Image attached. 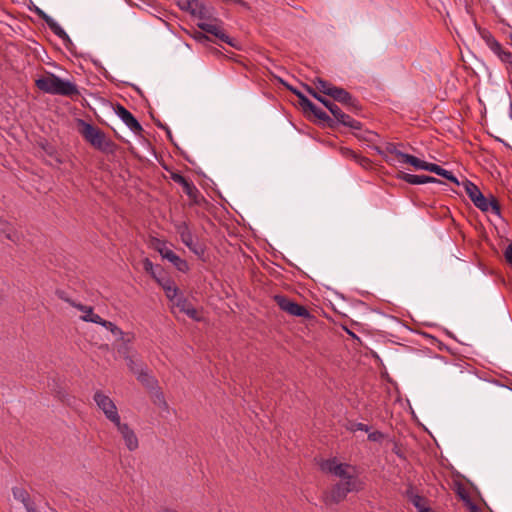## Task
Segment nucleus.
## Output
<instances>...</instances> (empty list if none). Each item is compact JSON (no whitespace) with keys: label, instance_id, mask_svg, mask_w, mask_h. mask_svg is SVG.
<instances>
[{"label":"nucleus","instance_id":"f257e3e1","mask_svg":"<svg viewBox=\"0 0 512 512\" xmlns=\"http://www.w3.org/2000/svg\"><path fill=\"white\" fill-rule=\"evenodd\" d=\"M78 132L93 148L105 154H112L116 144L97 126L82 119L77 120Z\"/></svg>","mask_w":512,"mask_h":512},{"label":"nucleus","instance_id":"f03ea898","mask_svg":"<svg viewBox=\"0 0 512 512\" xmlns=\"http://www.w3.org/2000/svg\"><path fill=\"white\" fill-rule=\"evenodd\" d=\"M35 84L39 90L51 95L73 98L80 94L75 83L61 79L53 73H46L42 77H39L36 79Z\"/></svg>","mask_w":512,"mask_h":512},{"label":"nucleus","instance_id":"7ed1b4c3","mask_svg":"<svg viewBox=\"0 0 512 512\" xmlns=\"http://www.w3.org/2000/svg\"><path fill=\"white\" fill-rule=\"evenodd\" d=\"M305 88L311 96L317 99L331 112L335 119V123H340L344 126L350 127L351 129H360V122L345 114L334 102L321 96L310 86L305 85Z\"/></svg>","mask_w":512,"mask_h":512},{"label":"nucleus","instance_id":"20e7f679","mask_svg":"<svg viewBox=\"0 0 512 512\" xmlns=\"http://www.w3.org/2000/svg\"><path fill=\"white\" fill-rule=\"evenodd\" d=\"M319 465L323 472L331 473L334 476L340 478L341 481L350 479L359 480L355 475L354 468L351 465L346 463H339L336 458L322 460Z\"/></svg>","mask_w":512,"mask_h":512},{"label":"nucleus","instance_id":"39448f33","mask_svg":"<svg viewBox=\"0 0 512 512\" xmlns=\"http://www.w3.org/2000/svg\"><path fill=\"white\" fill-rule=\"evenodd\" d=\"M289 90L295 94L299 99V104L303 108L304 111H310L313 115L319 119L326 126L333 128L335 126L334 119H332L325 111L316 106L312 101H310L302 92L299 90L288 86Z\"/></svg>","mask_w":512,"mask_h":512},{"label":"nucleus","instance_id":"423d86ee","mask_svg":"<svg viewBox=\"0 0 512 512\" xmlns=\"http://www.w3.org/2000/svg\"><path fill=\"white\" fill-rule=\"evenodd\" d=\"M362 487L360 480H346L335 484L330 494L327 496V502L339 503L344 500L348 493L359 491Z\"/></svg>","mask_w":512,"mask_h":512},{"label":"nucleus","instance_id":"0eeeda50","mask_svg":"<svg viewBox=\"0 0 512 512\" xmlns=\"http://www.w3.org/2000/svg\"><path fill=\"white\" fill-rule=\"evenodd\" d=\"M93 399L97 407L104 413L105 417L114 423L121 419L114 401L102 391H96Z\"/></svg>","mask_w":512,"mask_h":512},{"label":"nucleus","instance_id":"6e6552de","mask_svg":"<svg viewBox=\"0 0 512 512\" xmlns=\"http://www.w3.org/2000/svg\"><path fill=\"white\" fill-rule=\"evenodd\" d=\"M480 36L488 48L499 58V60L512 68V53L504 49L503 46L489 31H481Z\"/></svg>","mask_w":512,"mask_h":512},{"label":"nucleus","instance_id":"1a4fd4ad","mask_svg":"<svg viewBox=\"0 0 512 512\" xmlns=\"http://www.w3.org/2000/svg\"><path fill=\"white\" fill-rule=\"evenodd\" d=\"M154 249L162 256V258L171 262L179 271L188 270V264L185 260L176 255L166 244V242L155 239L153 241Z\"/></svg>","mask_w":512,"mask_h":512},{"label":"nucleus","instance_id":"9d476101","mask_svg":"<svg viewBox=\"0 0 512 512\" xmlns=\"http://www.w3.org/2000/svg\"><path fill=\"white\" fill-rule=\"evenodd\" d=\"M274 300L281 310L284 312L297 317L309 318L310 312L306 307L297 304L290 298L283 295H275Z\"/></svg>","mask_w":512,"mask_h":512},{"label":"nucleus","instance_id":"9b49d317","mask_svg":"<svg viewBox=\"0 0 512 512\" xmlns=\"http://www.w3.org/2000/svg\"><path fill=\"white\" fill-rule=\"evenodd\" d=\"M114 426L117 428V431L121 435L125 443V446L129 451H135L136 449H138V437L134 430L127 423H122L120 419L118 420V423H114Z\"/></svg>","mask_w":512,"mask_h":512},{"label":"nucleus","instance_id":"f8f14e48","mask_svg":"<svg viewBox=\"0 0 512 512\" xmlns=\"http://www.w3.org/2000/svg\"><path fill=\"white\" fill-rule=\"evenodd\" d=\"M117 116L123 123L136 135H140L143 131L141 124L124 106L117 105L115 110Z\"/></svg>","mask_w":512,"mask_h":512},{"label":"nucleus","instance_id":"ddd939ff","mask_svg":"<svg viewBox=\"0 0 512 512\" xmlns=\"http://www.w3.org/2000/svg\"><path fill=\"white\" fill-rule=\"evenodd\" d=\"M171 179L175 182L180 184L183 187L184 193L194 202L198 203V197L200 195V192L198 188L194 185L193 182L189 181L187 178L182 176L179 173H172Z\"/></svg>","mask_w":512,"mask_h":512},{"label":"nucleus","instance_id":"4468645a","mask_svg":"<svg viewBox=\"0 0 512 512\" xmlns=\"http://www.w3.org/2000/svg\"><path fill=\"white\" fill-rule=\"evenodd\" d=\"M404 495L414 505L418 512H434L430 507H428L426 498L418 494L412 484L408 485Z\"/></svg>","mask_w":512,"mask_h":512},{"label":"nucleus","instance_id":"2eb2a0df","mask_svg":"<svg viewBox=\"0 0 512 512\" xmlns=\"http://www.w3.org/2000/svg\"><path fill=\"white\" fill-rule=\"evenodd\" d=\"M66 301L74 308L83 312V315L80 317L81 320L85 322H92L95 324L102 323V318L98 314H95L93 312V308L91 306H86L81 303H77L71 299H66Z\"/></svg>","mask_w":512,"mask_h":512},{"label":"nucleus","instance_id":"dca6fc26","mask_svg":"<svg viewBox=\"0 0 512 512\" xmlns=\"http://www.w3.org/2000/svg\"><path fill=\"white\" fill-rule=\"evenodd\" d=\"M38 15L45 21L50 30L64 43L71 42L65 30L52 17H50L41 10H39Z\"/></svg>","mask_w":512,"mask_h":512},{"label":"nucleus","instance_id":"f3484780","mask_svg":"<svg viewBox=\"0 0 512 512\" xmlns=\"http://www.w3.org/2000/svg\"><path fill=\"white\" fill-rule=\"evenodd\" d=\"M473 204L483 212H488L491 210L496 215H500V205L494 196H491L490 199H487L482 194L481 196L477 197L476 202Z\"/></svg>","mask_w":512,"mask_h":512},{"label":"nucleus","instance_id":"a211bd4d","mask_svg":"<svg viewBox=\"0 0 512 512\" xmlns=\"http://www.w3.org/2000/svg\"><path fill=\"white\" fill-rule=\"evenodd\" d=\"M335 101H338L349 108H357V101L352 95L341 87H335L331 96Z\"/></svg>","mask_w":512,"mask_h":512},{"label":"nucleus","instance_id":"6ab92c4d","mask_svg":"<svg viewBox=\"0 0 512 512\" xmlns=\"http://www.w3.org/2000/svg\"><path fill=\"white\" fill-rule=\"evenodd\" d=\"M399 178L412 185L426 184V183H440V181L434 177L427 175H414L408 173H401Z\"/></svg>","mask_w":512,"mask_h":512},{"label":"nucleus","instance_id":"aec40b11","mask_svg":"<svg viewBox=\"0 0 512 512\" xmlns=\"http://www.w3.org/2000/svg\"><path fill=\"white\" fill-rule=\"evenodd\" d=\"M12 494H13L14 499L16 501L22 503L26 510H28L30 507H33L35 505L31 499L28 491L21 486L13 487Z\"/></svg>","mask_w":512,"mask_h":512},{"label":"nucleus","instance_id":"412c9836","mask_svg":"<svg viewBox=\"0 0 512 512\" xmlns=\"http://www.w3.org/2000/svg\"><path fill=\"white\" fill-rule=\"evenodd\" d=\"M201 30L206 33L212 34L222 40L225 43L231 44L229 36L224 33V31L216 24L213 23H201L199 24Z\"/></svg>","mask_w":512,"mask_h":512},{"label":"nucleus","instance_id":"4be33fe9","mask_svg":"<svg viewBox=\"0 0 512 512\" xmlns=\"http://www.w3.org/2000/svg\"><path fill=\"white\" fill-rule=\"evenodd\" d=\"M355 137L360 140L371 144V147L377 142L379 135L371 130H363L362 124L360 123V129H354Z\"/></svg>","mask_w":512,"mask_h":512},{"label":"nucleus","instance_id":"5701e85b","mask_svg":"<svg viewBox=\"0 0 512 512\" xmlns=\"http://www.w3.org/2000/svg\"><path fill=\"white\" fill-rule=\"evenodd\" d=\"M156 281L161 285L164 289L167 298L170 301H174V298L178 295V289L175 286L174 282L169 278H156Z\"/></svg>","mask_w":512,"mask_h":512},{"label":"nucleus","instance_id":"b1692460","mask_svg":"<svg viewBox=\"0 0 512 512\" xmlns=\"http://www.w3.org/2000/svg\"><path fill=\"white\" fill-rule=\"evenodd\" d=\"M182 243L186 245L194 254L201 256L204 254V248L202 245L194 241L192 232L184 233L180 237Z\"/></svg>","mask_w":512,"mask_h":512},{"label":"nucleus","instance_id":"393cba45","mask_svg":"<svg viewBox=\"0 0 512 512\" xmlns=\"http://www.w3.org/2000/svg\"><path fill=\"white\" fill-rule=\"evenodd\" d=\"M0 235H3L5 238L12 242H17L19 237L17 233L14 231L12 225L0 218Z\"/></svg>","mask_w":512,"mask_h":512},{"label":"nucleus","instance_id":"a878e982","mask_svg":"<svg viewBox=\"0 0 512 512\" xmlns=\"http://www.w3.org/2000/svg\"><path fill=\"white\" fill-rule=\"evenodd\" d=\"M398 147V144H395V143H392V142H387L385 143V147L384 149H381L379 146L377 145H373L372 146V149L377 153L379 154L380 156L383 157V159L391 164L392 163V159L388 156V154H391L392 152H395V149Z\"/></svg>","mask_w":512,"mask_h":512},{"label":"nucleus","instance_id":"bb28decb","mask_svg":"<svg viewBox=\"0 0 512 512\" xmlns=\"http://www.w3.org/2000/svg\"><path fill=\"white\" fill-rule=\"evenodd\" d=\"M135 375L137 376L138 381L147 387L152 388L156 384V380L152 375H150L147 366L141 367Z\"/></svg>","mask_w":512,"mask_h":512},{"label":"nucleus","instance_id":"cd10ccee","mask_svg":"<svg viewBox=\"0 0 512 512\" xmlns=\"http://www.w3.org/2000/svg\"><path fill=\"white\" fill-rule=\"evenodd\" d=\"M462 186L464 187L465 192L473 203L476 202L478 196L483 194L474 183L467 179L462 182Z\"/></svg>","mask_w":512,"mask_h":512},{"label":"nucleus","instance_id":"c85d7f7f","mask_svg":"<svg viewBox=\"0 0 512 512\" xmlns=\"http://www.w3.org/2000/svg\"><path fill=\"white\" fill-rule=\"evenodd\" d=\"M313 84L316 86V89L319 90V92L328 96H331L333 89H335L336 87L330 82L323 80L322 78L319 77L313 80Z\"/></svg>","mask_w":512,"mask_h":512},{"label":"nucleus","instance_id":"c756f323","mask_svg":"<svg viewBox=\"0 0 512 512\" xmlns=\"http://www.w3.org/2000/svg\"><path fill=\"white\" fill-rule=\"evenodd\" d=\"M99 325L105 327L107 330H109L114 336L118 337L119 339H124L125 334L118 326H116L114 323L102 319V323H99Z\"/></svg>","mask_w":512,"mask_h":512},{"label":"nucleus","instance_id":"7c9ffc66","mask_svg":"<svg viewBox=\"0 0 512 512\" xmlns=\"http://www.w3.org/2000/svg\"><path fill=\"white\" fill-rule=\"evenodd\" d=\"M133 336L127 334L124 336V339H121L123 341V344L118 348V352L123 356V358L126 360V356H132L135 353L131 352V347L129 346V343L132 341Z\"/></svg>","mask_w":512,"mask_h":512},{"label":"nucleus","instance_id":"2f4dec72","mask_svg":"<svg viewBox=\"0 0 512 512\" xmlns=\"http://www.w3.org/2000/svg\"><path fill=\"white\" fill-rule=\"evenodd\" d=\"M127 366L129 367L132 373H136L141 369V367H145L146 365L142 363L139 359L136 358V354L132 356H126Z\"/></svg>","mask_w":512,"mask_h":512},{"label":"nucleus","instance_id":"473e14b6","mask_svg":"<svg viewBox=\"0 0 512 512\" xmlns=\"http://www.w3.org/2000/svg\"><path fill=\"white\" fill-rule=\"evenodd\" d=\"M405 164H410L417 170H426V166H427L428 162L420 160L419 158L409 154V156L406 157Z\"/></svg>","mask_w":512,"mask_h":512},{"label":"nucleus","instance_id":"72a5a7b5","mask_svg":"<svg viewBox=\"0 0 512 512\" xmlns=\"http://www.w3.org/2000/svg\"><path fill=\"white\" fill-rule=\"evenodd\" d=\"M171 302L173 303V306L178 308L179 311L183 313H185L187 308L191 306V303H189V301L185 297L179 295H177L176 298H174V301Z\"/></svg>","mask_w":512,"mask_h":512},{"label":"nucleus","instance_id":"f704fd0d","mask_svg":"<svg viewBox=\"0 0 512 512\" xmlns=\"http://www.w3.org/2000/svg\"><path fill=\"white\" fill-rule=\"evenodd\" d=\"M200 8L202 6L197 0H186L185 5L182 6V9L189 10L192 14H196Z\"/></svg>","mask_w":512,"mask_h":512},{"label":"nucleus","instance_id":"c9c22d12","mask_svg":"<svg viewBox=\"0 0 512 512\" xmlns=\"http://www.w3.org/2000/svg\"><path fill=\"white\" fill-rule=\"evenodd\" d=\"M143 267H144V270L151 274V276L156 280V278H160L157 274H156V271H155V268H154V265L153 263L150 261V259L148 258H145L144 261H143Z\"/></svg>","mask_w":512,"mask_h":512},{"label":"nucleus","instance_id":"e433bc0d","mask_svg":"<svg viewBox=\"0 0 512 512\" xmlns=\"http://www.w3.org/2000/svg\"><path fill=\"white\" fill-rule=\"evenodd\" d=\"M355 162L365 170H369L372 167V162L369 158L358 154Z\"/></svg>","mask_w":512,"mask_h":512},{"label":"nucleus","instance_id":"4c0bfd02","mask_svg":"<svg viewBox=\"0 0 512 512\" xmlns=\"http://www.w3.org/2000/svg\"><path fill=\"white\" fill-rule=\"evenodd\" d=\"M348 429L352 432H356V431L368 432L369 431L368 425L359 423V422L351 423L350 426L348 427Z\"/></svg>","mask_w":512,"mask_h":512},{"label":"nucleus","instance_id":"58836bf2","mask_svg":"<svg viewBox=\"0 0 512 512\" xmlns=\"http://www.w3.org/2000/svg\"><path fill=\"white\" fill-rule=\"evenodd\" d=\"M175 228H176V231L177 233L179 234V236L181 237L182 235H184V233H189L191 232L188 224L186 222H179L175 225Z\"/></svg>","mask_w":512,"mask_h":512},{"label":"nucleus","instance_id":"ea45409f","mask_svg":"<svg viewBox=\"0 0 512 512\" xmlns=\"http://www.w3.org/2000/svg\"><path fill=\"white\" fill-rule=\"evenodd\" d=\"M340 152H341L343 157L350 158V159H352L354 161H355V159L358 156V154L355 151H353V150H351L350 148H347V147L341 148Z\"/></svg>","mask_w":512,"mask_h":512},{"label":"nucleus","instance_id":"a19ab883","mask_svg":"<svg viewBox=\"0 0 512 512\" xmlns=\"http://www.w3.org/2000/svg\"><path fill=\"white\" fill-rule=\"evenodd\" d=\"M439 176H442L446 179H448L449 181L457 184V185H460L459 181L457 180V178L452 174V172L446 170V169H443L442 172L440 173Z\"/></svg>","mask_w":512,"mask_h":512},{"label":"nucleus","instance_id":"79ce46f5","mask_svg":"<svg viewBox=\"0 0 512 512\" xmlns=\"http://www.w3.org/2000/svg\"><path fill=\"white\" fill-rule=\"evenodd\" d=\"M391 155L397 157L399 159V162L404 164L406 163V157L409 156V154L400 151L398 147L395 149V152L391 153Z\"/></svg>","mask_w":512,"mask_h":512},{"label":"nucleus","instance_id":"37998d69","mask_svg":"<svg viewBox=\"0 0 512 512\" xmlns=\"http://www.w3.org/2000/svg\"><path fill=\"white\" fill-rule=\"evenodd\" d=\"M442 170H443V168L441 166L434 164V163H428L426 166V171L433 172L437 175H440Z\"/></svg>","mask_w":512,"mask_h":512},{"label":"nucleus","instance_id":"c03bdc74","mask_svg":"<svg viewBox=\"0 0 512 512\" xmlns=\"http://www.w3.org/2000/svg\"><path fill=\"white\" fill-rule=\"evenodd\" d=\"M442 170H443V168L441 166L434 164V163H428L426 166V171L433 172L437 175H440Z\"/></svg>","mask_w":512,"mask_h":512},{"label":"nucleus","instance_id":"a18cd8bd","mask_svg":"<svg viewBox=\"0 0 512 512\" xmlns=\"http://www.w3.org/2000/svg\"><path fill=\"white\" fill-rule=\"evenodd\" d=\"M185 314L196 321L200 320V318L198 317L197 310L192 305L189 308H187Z\"/></svg>","mask_w":512,"mask_h":512},{"label":"nucleus","instance_id":"49530a36","mask_svg":"<svg viewBox=\"0 0 512 512\" xmlns=\"http://www.w3.org/2000/svg\"><path fill=\"white\" fill-rule=\"evenodd\" d=\"M383 438V433L380 431H374L368 434V440L372 442H378Z\"/></svg>","mask_w":512,"mask_h":512},{"label":"nucleus","instance_id":"de8ad7c7","mask_svg":"<svg viewBox=\"0 0 512 512\" xmlns=\"http://www.w3.org/2000/svg\"><path fill=\"white\" fill-rule=\"evenodd\" d=\"M462 498L467 502L468 507H469V509H470V511H471V512H480L479 507H478L475 503H473V502L469 499V497H467V496H463V495H462Z\"/></svg>","mask_w":512,"mask_h":512},{"label":"nucleus","instance_id":"09e8293b","mask_svg":"<svg viewBox=\"0 0 512 512\" xmlns=\"http://www.w3.org/2000/svg\"><path fill=\"white\" fill-rule=\"evenodd\" d=\"M505 258L507 262L512 265V243L509 244L505 250Z\"/></svg>","mask_w":512,"mask_h":512},{"label":"nucleus","instance_id":"8fccbe9b","mask_svg":"<svg viewBox=\"0 0 512 512\" xmlns=\"http://www.w3.org/2000/svg\"><path fill=\"white\" fill-rule=\"evenodd\" d=\"M27 512H38L35 505L33 507H30L28 510H26Z\"/></svg>","mask_w":512,"mask_h":512},{"label":"nucleus","instance_id":"3c124183","mask_svg":"<svg viewBox=\"0 0 512 512\" xmlns=\"http://www.w3.org/2000/svg\"><path fill=\"white\" fill-rule=\"evenodd\" d=\"M162 512H178V511H176V510H174V509L166 508V509H164Z\"/></svg>","mask_w":512,"mask_h":512}]
</instances>
